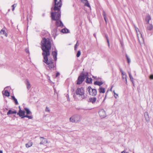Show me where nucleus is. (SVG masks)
I'll use <instances>...</instances> for the list:
<instances>
[{
    "mask_svg": "<svg viewBox=\"0 0 153 153\" xmlns=\"http://www.w3.org/2000/svg\"><path fill=\"white\" fill-rule=\"evenodd\" d=\"M19 109H21V108H20V106H19Z\"/></svg>",
    "mask_w": 153,
    "mask_h": 153,
    "instance_id": "nucleus-56",
    "label": "nucleus"
},
{
    "mask_svg": "<svg viewBox=\"0 0 153 153\" xmlns=\"http://www.w3.org/2000/svg\"><path fill=\"white\" fill-rule=\"evenodd\" d=\"M26 52L27 53H28V52H29V51H26Z\"/></svg>",
    "mask_w": 153,
    "mask_h": 153,
    "instance_id": "nucleus-55",
    "label": "nucleus"
},
{
    "mask_svg": "<svg viewBox=\"0 0 153 153\" xmlns=\"http://www.w3.org/2000/svg\"><path fill=\"white\" fill-rule=\"evenodd\" d=\"M6 37H7V34L6 33V32L4 33V34Z\"/></svg>",
    "mask_w": 153,
    "mask_h": 153,
    "instance_id": "nucleus-46",
    "label": "nucleus"
},
{
    "mask_svg": "<svg viewBox=\"0 0 153 153\" xmlns=\"http://www.w3.org/2000/svg\"><path fill=\"white\" fill-rule=\"evenodd\" d=\"M57 15L58 14L55 13L53 12H51V17L52 20L56 21L55 25L56 26V28L54 29L53 30L54 31L55 33L56 34L57 31H59V30H58V27H62L64 26L62 22L60 19L61 18V15L59 18H58Z\"/></svg>",
    "mask_w": 153,
    "mask_h": 153,
    "instance_id": "nucleus-2",
    "label": "nucleus"
},
{
    "mask_svg": "<svg viewBox=\"0 0 153 153\" xmlns=\"http://www.w3.org/2000/svg\"><path fill=\"white\" fill-rule=\"evenodd\" d=\"M149 78L151 79H153V74H151Z\"/></svg>",
    "mask_w": 153,
    "mask_h": 153,
    "instance_id": "nucleus-41",
    "label": "nucleus"
},
{
    "mask_svg": "<svg viewBox=\"0 0 153 153\" xmlns=\"http://www.w3.org/2000/svg\"><path fill=\"white\" fill-rule=\"evenodd\" d=\"M99 114L101 118H104L106 117L105 112L103 109L100 110L99 112Z\"/></svg>",
    "mask_w": 153,
    "mask_h": 153,
    "instance_id": "nucleus-9",
    "label": "nucleus"
},
{
    "mask_svg": "<svg viewBox=\"0 0 153 153\" xmlns=\"http://www.w3.org/2000/svg\"><path fill=\"white\" fill-rule=\"evenodd\" d=\"M83 110H88V109H83Z\"/></svg>",
    "mask_w": 153,
    "mask_h": 153,
    "instance_id": "nucleus-52",
    "label": "nucleus"
},
{
    "mask_svg": "<svg viewBox=\"0 0 153 153\" xmlns=\"http://www.w3.org/2000/svg\"><path fill=\"white\" fill-rule=\"evenodd\" d=\"M153 28V26L152 24H149L147 25L146 27L147 30H152Z\"/></svg>",
    "mask_w": 153,
    "mask_h": 153,
    "instance_id": "nucleus-20",
    "label": "nucleus"
},
{
    "mask_svg": "<svg viewBox=\"0 0 153 153\" xmlns=\"http://www.w3.org/2000/svg\"><path fill=\"white\" fill-rule=\"evenodd\" d=\"M92 89L91 87V86H89L87 89V90L88 91L89 93V92H91L92 91Z\"/></svg>",
    "mask_w": 153,
    "mask_h": 153,
    "instance_id": "nucleus-34",
    "label": "nucleus"
},
{
    "mask_svg": "<svg viewBox=\"0 0 153 153\" xmlns=\"http://www.w3.org/2000/svg\"><path fill=\"white\" fill-rule=\"evenodd\" d=\"M96 100V98L95 97H94L93 98H90L88 100V102H91L92 104H94Z\"/></svg>",
    "mask_w": 153,
    "mask_h": 153,
    "instance_id": "nucleus-12",
    "label": "nucleus"
},
{
    "mask_svg": "<svg viewBox=\"0 0 153 153\" xmlns=\"http://www.w3.org/2000/svg\"><path fill=\"white\" fill-rule=\"evenodd\" d=\"M76 93L77 95L80 96L82 99H84L85 97L84 90L83 87L78 88L76 90Z\"/></svg>",
    "mask_w": 153,
    "mask_h": 153,
    "instance_id": "nucleus-8",
    "label": "nucleus"
},
{
    "mask_svg": "<svg viewBox=\"0 0 153 153\" xmlns=\"http://www.w3.org/2000/svg\"><path fill=\"white\" fill-rule=\"evenodd\" d=\"M99 92L100 93H104L105 92V88L101 87L99 89Z\"/></svg>",
    "mask_w": 153,
    "mask_h": 153,
    "instance_id": "nucleus-26",
    "label": "nucleus"
},
{
    "mask_svg": "<svg viewBox=\"0 0 153 153\" xmlns=\"http://www.w3.org/2000/svg\"><path fill=\"white\" fill-rule=\"evenodd\" d=\"M116 97L117 96L116 95H114Z\"/></svg>",
    "mask_w": 153,
    "mask_h": 153,
    "instance_id": "nucleus-57",
    "label": "nucleus"
},
{
    "mask_svg": "<svg viewBox=\"0 0 153 153\" xmlns=\"http://www.w3.org/2000/svg\"><path fill=\"white\" fill-rule=\"evenodd\" d=\"M3 94L6 97H9L10 96V93L7 90H5L4 93Z\"/></svg>",
    "mask_w": 153,
    "mask_h": 153,
    "instance_id": "nucleus-28",
    "label": "nucleus"
},
{
    "mask_svg": "<svg viewBox=\"0 0 153 153\" xmlns=\"http://www.w3.org/2000/svg\"><path fill=\"white\" fill-rule=\"evenodd\" d=\"M81 120V116L76 114L73 115L70 118V121L72 123H78L80 122Z\"/></svg>",
    "mask_w": 153,
    "mask_h": 153,
    "instance_id": "nucleus-7",
    "label": "nucleus"
},
{
    "mask_svg": "<svg viewBox=\"0 0 153 153\" xmlns=\"http://www.w3.org/2000/svg\"><path fill=\"white\" fill-rule=\"evenodd\" d=\"M97 94V91L96 89H92L91 92H89V94L92 96H95Z\"/></svg>",
    "mask_w": 153,
    "mask_h": 153,
    "instance_id": "nucleus-11",
    "label": "nucleus"
},
{
    "mask_svg": "<svg viewBox=\"0 0 153 153\" xmlns=\"http://www.w3.org/2000/svg\"><path fill=\"white\" fill-rule=\"evenodd\" d=\"M108 92V91H107L106 92V94H105V97L104 99L103 100V102H104V101H105V98H106V96H107V95Z\"/></svg>",
    "mask_w": 153,
    "mask_h": 153,
    "instance_id": "nucleus-43",
    "label": "nucleus"
},
{
    "mask_svg": "<svg viewBox=\"0 0 153 153\" xmlns=\"http://www.w3.org/2000/svg\"><path fill=\"white\" fill-rule=\"evenodd\" d=\"M113 88V86L111 87V90H112V88Z\"/></svg>",
    "mask_w": 153,
    "mask_h": 153,
    "instance_id": "nucleus-51",
    "label": "nucleus"
},
{
    "mask_svg": "<svg viewBox=\"0 0 153 153\" xmlns=\"http://www.w3.org/2000/svg\"><path fill=\"white\" fill-rule=\"evenodd\" d=\"M121 74H122V76H123L124 75H126V74L124 72H123L121 73Z\"/></svg>",
    "mask_w": 153,
    "mask_h": 153,
    "instance_id": "nucleus-44",
    "label": "nucleus"
},
{
    "mask_svg": "<svg viewBox=\"0 0 153 153\" xmlns=\"http://www.w3.org/2000/svg\"><path fill=\"white\" fill-rule=\"evenodd\" d=\"M105 37L106 38V39L107 42L108 43V46L109 47V46H110V44H109V39H108V35L107 34H105Z\"/></svg>",
    "mask_w": 153,
    "mask_h": 153,
    "instance_id": "nucleus-30",
    "label": "nucleus"
},
{
    "mask_svg": "<svg viewBox=\"0 0 153 153\" xmlns=\"http://www.w3.org/2000/svg\"><path fill=\"white\" fill-rule=\"evenodd\" d=\"M12 99L15 102V104L16 105H17L19 104L17 99L15 98V97L13 96H11Z\"/></svg>",
    "mask_w": 153,
    "mask_h": 153,
    "instance_id": "nucleus-25",
    "label": "nucleus"
},
{
    "mask_svg": "<svg viewBox=\"0 0 153 153\" xmlns=\"http://www.w3.org/2000/svg\"><path fill=\"white\" fill-rule=\"evenodd\" d=\"M0 153H3L2 151L1 150L0 151Z\"/></svg>",
    "mask_w": 153,
    "mask_h": 153,
    "instance_id": "nucleus-50",
    "label": "nucleus"
},
{
    "mask_svg": "<svg viewBox=\"0 0 153 153\" xmlns=\"http://www.w3.org/2000/svg\"><path fill=\"white\" fill-rule=\"evenodd\" d=\"M8 88V87H5V88H4V89H5V88Z\"/></svg>",
    "mask_w": 153,
    "mask_h": 153,
    "instance_id": "nucleus-54",
    "label": "nucleus"
},
{
    "mask_svg": "<svg viewBox=\"0 0 153 153\" xmlns=\"http://www.w3.org/2000/svg\"><path fill=\"white\" fill-rule=\"evenodd\" d=\"M5 33V31L4 30L2 29L1 30L0 32V34H4V33Z\"/></svg>",
    "mask_w": 153,
    "mask_h": 153,
    "instance_id": "nucleus-37",
    "label": "nucleus"
},
{
    "mask_svg": "<svg viewBox=\"0 0 153 153\" xmlns=\"http://www.w3.org/2000/svg\"><path fill=\"white\" fill-rule=\"evenodd\" d=\"M126 59H127V61H128V64H129L130 63V62H131V60H130V59L129 58V57H128V55H127V54H126Z\"/></svg>",
    "mask_w": 153,
    "mask_h": 153,
    "instance_id": "nucleus-31",
    "label": "nucleus"
},
{
    "mask_svg": "<svg viewBox=\"0 0 153 153\" xmlns=\"http://www.w3.org/2000/svg\"><path fill=\"white\" fill-rule=\"evenodd\" d=\"M121 153H128V152L125 153V151H123Z\"/></svg>",
    "mask_w": 153,
    "mask_h": 153,
    "instance_id": "nucleus-47",
    "label": "nucleus"
},
{
    "mask_svg": "<svg viewBox=\"0 0 153 153\" xmlns=\"http://www.w3.org/2000/svg\"><path fill=\"white\" fill-rule=\"evenodd\" d=\"M93 78H94L95 79H97V80H100L101 79V78L98 77L97 78V76H92Z\"/></svg>",
    "mask_w": 153,
    "mask_h": 153,
    "instance_id": "nucleus-39",
    "label": "nucleus"
},
{
    "mask_svg": "<svg viewBox=\"0 0 153 153\" xmlns=\"http://www.w3.org/2000/svg\"><path fill=\"white\" fill-rule=\"evenodd\" d=\"M43 56V62L48 65L49 69L52 71L56 70V62L54 63L52 59H48V56Z\"/></svg>",
    "mask_w": 153,
    "mask_h": 153,
    "instance_id": "nucleus-4",
    "label": "nucleus"
},
{
    "mask_svg": "<svg viewBox=\"0 0 153 153\" xmlns=\"http://www.w3.org/2000/svg\"><path fill=\"white\" fill-rule=\"evenodd\" d=\"M45 111H46L48 112H50V110L49 109V108L47 106H46V107Z\"/></svg>",
    "mask_w": 153,
    "mask_h": 153,
    "instance_id": "nucleus-38",
    "label": "nucleus"
},
{
    "mask_svg": "<svg viewBox=\"0 0 153 153\" xmlns=\"http://www.w3.org/2000/svg\"><path fill=\"white\" fill-rule=\"evenodd\" d=\"M25 83L27 85V89L29 90L31 87V86L30 83L28 79H27L25 81Z\"/></svg>",
    "mask_w": 153,
    "mask_h": 153,
    "instance_id": "nucleus-16",
    "label": "nucleus"
},
{
    "mask_svg": "<svg viewBox=\"0 0 153 153\" xmlns=\"http://www.w3.org/2000/svg\"><path fill=\"white\" fill-rule=\"evenodd\" d=\"M81 55V52L80 51H78L76 54V57H79Z\"/></svg>",
    "mask_w": 153,
    "mask_h": 153,
    "instance_id": "nucleus-35",
    "label": "nucleus"
},
{
    "mask_svg": "<svg viewBox=\"0 0 153 153\" xmlns=\"http://www.w3.org/2000/svg\"><path fill=\"white\" fill-rule=\"evenodd\" d=\"M103 84V82L102 81L99 82L97 81H95L94 82L95 85H98L99 86H100Z\"/></svg>",
    "mask_w": 153,
    "mask_h": 153,
    "instance_id": "nucleus-22",
    "label": "nucleus"
},
{
    "mask_svg": "<svg viewBox=\"0 0 153 153\" xmlns=\"http://www.w3.org/2000/svg\"><path fill=\"white\" fill-rule=\"evenodd\" d=\"M94 35L95 36V38H96V33H94Z\"/></svg>",
    "mask_w": 153,
    "mask_h": 153,
    "instance_id": "nucleus-49",
    "label": "nucleus"
},
{
    "mask_svg": "<svg viewBox=\"0 0 153 153\" xmlns=\"http://www.w3.org/2000/svg\"><path fill=\"white\" fill-rule=\"evenodd\" d=\"M60 75V73L59 72H57L56 73V77H57L58 76H59V75Z\"/></svg>",
    "mask_w": 153,
    "mask_h": 153,
    "instance_id": "nucleus-42",
    "label": "nucleus"
},
{
    "mask_svg": "<svg viewBox=\"0 0 153 153\" xmlns=\"http://www.w3.org/2000/svg\"><path fill=\"white\" fill-rule=\"evenodd\" d=\"M102 12V15L104 17V19L105 22L106 24V25L107 24V21L106 17V13L104 10H103Z\"/></svg>",
    "mask_w": 153,
    "mask_h": 153,
    "instance_id": "nucleus-23",
    "label": "nucleus"
},
{
    "mask_svg": "<svg viewBox=\"0 0 153 153\" xmlns=\"http://www.w3.org/2000/svg\"><path fill=\"white\" fill-rule=\"evenodd\" d=\"M128 74H129V77L130 78V79L133 85V86H134V80H133L134 79H133V77H132V75L129 72Z\"/></svg>",
    "mask_w": 153,
    "mask_h": 153,
    "instance_id": "nucleus-27",
    "label": "nucleus"
},
{
    "mask_svg": "<svg viewBox=\"0 0 153 153\" xmlns=\"http://www.w3.org/2000/svg\"><path fill=\"white\" fill-rule=\"evenodd\" d=\"M17 113V111L16 110H14V111H12L11 110H9L8 112L7 113V115H8L10 114H16Z\"/></svg>",
    "mask_w": 153,
    "mask_h": 153,
    "instance_id": "nucleus-15",
    "label": "nucleus"
},
{
    "mask_svg": "<svg viewBox=\"0 0 153 153\" xmlns=\"http://www.w3.org/2000/svg\"><path fill=\"white\" fill-rule=\"evenodd\" d=\"M17 5V4H13V5H12V6H11V7L12 8V10L13 11L14 10V9H15V7H16Z\"/></svg>",
    "mask_w": 153,
    "mask_h": 153,
    "instance_id": "nucleus-36",
    "label": "nucleus"
},
{
    "mask_svg": "<svg viewBox=\"0 0 153 153\" xmlns=\"http://www.w3.org/2000/svg\"><path fill=\"white\" fill-rule=\"evenodd\" d=\"M136 32H137V30H139V29L138 28H136Z\"/></svg>",
    "mask_w": 153,
    "mask_h": 153,
    "instance_id": "nucleus-48",
    "label": "nucleus"
},
{
    "mask_svg": "<svg viewBox=\"0 0 153 153\" xmlns=\"http://www.w3.org/2000/svg\"><path fill=\"white\" fill-rule=\"evenodd\" d=\"M81 2L85 4V5L88 7H90L87 0H81Z\"/></svg>",
    "mask_w": 153,
    "mask_h": 153,
    "instance_id": "nucleus-14",
    "label": "nucleus"
},
{
    "mask_svg": "<svg viewBox=\"0 0 153 153\" xmlns=\"http://www.w3.org/2000/svg\"><path fill=\"white\" fill-rule=\"evenodd\" d=\"M57 51L56 50L55 51H53L52 52V55L53 56L54 60L56 61L57 60Z\"/></svg>",
    "mask_w": 153,
    "mask_h": 153,
    "instance_id": "nucleus-10",
    "label": "nucleus"
},
{
    "mask_svg": "<svg viewBox=\"0 0 153 153\" xmlns=\"http://www.w3.org/2000/svg\"><path fill=\"white\" fill-rule=\"evenodd\" d=\"M81 74L78 78L76 83L77 85H80L82 83L84 80L85 77H86L88 76V73L87 72L85 73L82 72Z\"/></svg>",
    "mask_w": 153,
    "mask_h": 153,
    "instance_id": "nucleus-5",
    "label": "nucleus"
},
{
    "mask_svg": "<svg viewBox=\"0 0 153 153\" xmlns=\"http://www.w3.org/2000/svg\"><path fill=\"white\" fill-rule=\"evenodd\" d=\"M144 116L146 121L147 122H148L149 121V114L147 112H145Z\"/></svg>",
    "mask_w": 153,
    "mask_h": 153,
    "instance_id": "nucleus-18",
    "label": "nucleus"
},
{
    "mask_svg": "<svg viewBox=\"0 0 153 153\" xmlns=\"http://www.w3.org/2000/svg\"><path fill=\"white\" fill-rule=\"evenodd\" d=\"M61 32L63 33H69V31L68 29L65 28L62 29Z\"/></svg>",
    "mask_w": 153,
    "mask_h": 153,
    "instance_id": "nucleus-21",
    "label": "nucleus"
},
{
    "mask_svg": "<svg viewBox=\"0 0 153 153\" xmlns=\"http://www.w3.org/2000/svg\"><path fill=\"white\" fill-rule=\"evenodd\" d=\"M40 138L42 139V140H41V141L40 143V144H43L47 143V140L46 139L42 137H40Z\"/></svg>",
    "mask_w": 153,
    "mask_h": 153,
    "instance_id": "nucleus-13",
    "label": "nucleus"
},
{
    "mask_svg": "<svg viewBox=\"0 0 153 153\" xmlns=\"http://www.w3.org/2000/svg\"><path fill=\"white\" fill-rule=\"evenodd\" d=\"M10 11V9H9L8 10V12H9Z\"/></svg>",
    "mask_w": 153,
    "mask_h": 153,
    "instance_id": "nucleus-53",
    "label": "nucleus"
},
{
    "mask_svg": "<svg viewBox=\"0 0 153 153\" xmlns=\"http://www.w3.org/2000/svg\"><path fill=\"white\" fill-rule=\"evenodd\" d=\"M133 153H134V152H133Z\"/></svg>",
    "mask_w": 153,
    "mask_h": 153,
    "instance_id": "nucleus-58",
    "label": "nucleus"
},
{
    "mask_svg": "<svg viewBox=\"0 0 153 153\" xmlns=\"http://www.w3.org/2000/svg\"><path fill=\"white\" fill-rule=\"evenodd\" d=\"M120 70L121 73L123 72L121 68H120Z\"/></svg>",
    "mask_w": 153,
    "mask_h": 153,
    "instance_id": "nucleus-45",
    "label": "nucleus"
},
{
    "mask_svg": "<svg viewBox=\"0 0 153 153\" xmlns=\"http://www.w3.org/2000/svg\"><path fill=\"white\" fill-rule=\"evenodd\" d=\"M79 43L78 42V41H77V42L74 46V50H76L77 49V47L79 46Z\"/></svg>",
    "mask_w": 153,
    "mask_h": 153,
    "instance_id": "nucleus-32",
    "label": "nucleus"
},
{
    "mask_svg": "<svg viewBox=\"0 0 153 153\" xmlns=\"http://www.w3.org/2000/svg\"><path fill=\"white\" fill-rule=\"evenodd\" d=\"M24 109L26 113V115H32V112L28 108H24Z\"/></svg>",
    "mask_w": 153,
    "mask_h": 153,
    "instance_id": "nucleus-17",
    "label": "nucleus"
},
{
    "mask_svg": "<svg viewBox=\"0 0 153 153\" xmlns=\"http://www.w3.org/2000/svg\"><path fill=\"white\" fill-rule=\"evenodd\" d=\"M127 75H124L123 76H122V79H125V80H126V83H127Z\"/></svg>",
    "mask_w": 153,
    "mask_h": 153,
    "instance_id": "nucleus-33",
    "label": "nucleus"
},
{
    "mask_svg": "<svg viewBox=\"0 0 153 153\" xmlns=\"http://www.w3.org/2000/svg\"><path fill=\"white\" fill-rule=\"evenodd\" d=\"M17 114L20 117H21L22 119L25 117H27L30 119H32L33 118L32 115H25V111L22 110L21 109H19V112L17 113Z\"/></svg>",
    "mask_w": 153,
    "mask_h": 153,
    "instance_id": "nucleus-6",
    "label": "nucleus"
},
{
    "mask_svg": "<svg viewBox=\"0 0 153 153\" xmlns=\"http://www.w3.org/2000/svg\"><path fill=\"white\" fill-rule=\"evenodd\" d=\"M53 4V7H52L51 8V10L52 12L53 10L55 11L53 12L58 14V18H59L61 15L60 8L62 5V1L61 0H54Z\"/></svg>",
    "mask_w": 153,
    "mask_h": 153,
    "instance_id": "nucleus-3",
    "label": "nucleus"
},
{
    "mask_svg": "<svg viewBox=\"0 0 153 153\" xmlns=\"http://www.w3.org/2000/svg\"><path fill=\"white\" fill-rule=\"evenodd\" d=\"M41 49L42 51V55L43 56H49L50 54V51L52 46V44L49 39L43 37L41 41Z\"/></svg>",
    "mask_w": 153,
    "mask_h": 153,
    "instance_id": "nucleus-1",
    "label": "nucleus"
},
{
    "mask_svg": "<svg viewBox=\"0 0 153 153\" xmlns=\"http://www.w3.org/2000/svg\"><path fill=\"white\" fill-rule=\"evenodd\" d=\"M85 82L87 83H92V79L91 78H89L88 77V76H86Z\"/></svg>",
    "mask_w": 153,
    "mask_h": 153,
    "instance_id": "nucleus-19",
    "label": "nucleus"
},
{
    "mask_svg": "<svg viewBox=\"0 0 153 153\" xmlns=\"http://www.w3.org/2000/svg\"><path fill=\"white\" fill-rule=\"evenodd\" d=\"M113 93H114V95H116L117 96L116 97L115 95H114V97H115V98H117V97H118V94H116L115 93V92L114 91H113Z\"/></svg>",
    "mask_w": 153,
    "mask_h": 153,
    "instance_id": "nucleus-40",
    "label": "nucleus"
},
{
    "mask_svg": "<svg viewBox=\"0 0 153 153\" xmlns=\"http://www.w3.org/2000/svg\"><path fill=\"white\" fill-rule=\"evenodd\" d=\"M151 19V17L149 15L146 16V21L147 22V24H149V21Z\"/></svg>",
    "mask_w": 153,
    "mask_h": 153,
    "instance_id": "nucleus-24",
    "label": "nucleus"
},
{
    "mask_svg": "<svg viewBox=\"0 0 153 153\" xmlns=\"http://www.w3.org/2000/svg\"><path fill=\"white\" fill-rule=\"evenodd\" d=\"M32 145V143L31 142L29 141L27 143L25 144L26 147L27 148H29Z\"/></svg>",
    "mask_w": 153,
    "mask_h": 153,
    "instance_id": "nucleus-29",
    "label": "nucleus"
}]
</instances>
